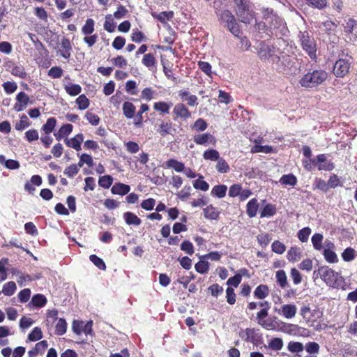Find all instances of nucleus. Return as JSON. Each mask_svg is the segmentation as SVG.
<instances>
[{
	"label": "nucleus",
	"instance_id": "nucleus-28",
	"mask_svg": "<svg viewBox=\"0 0 357 357\" xmlns=\"http://www.w3.org/2000/svg\"><path fill=\"white\" fill-rule=\"evenodd\" d=\"M172 106V103L171 102H166L163 101H160L155 102L153 105V109L162 114H168L169 112V109Z\"/></svg>",
	"mask_w": 357,
	"mask_h": 357
},
{
	"label": "nucleus",
	"instance_id": "nucleus-58",
	"mask_svg": "<svg viewBox=\"0 0 357 357\" xmlns=\"http://www.w3.org/2000/svg\"><path fill=\"white\" fill-rule=\"evenodd\" d=\"M216 169L220 173H227L229 170V167L225 160L220 158L216 165Z\"/></svg>",
	"mask_w": 357,
	"mask_h": 357
},
{
	"label": "nucleus",
	"instance_id": "nucleus-62",
	"mask_svg": "<svg viewBox=\"0 0 357 357\" xmlns=\"http://www.w3.org/2000/svg\"><path fill=\"white\" fill-rule=\"evenodd\" d=\"M31 291L30 289H24L23 290L20 291L18 294V298L21 303H26L27 302L30 297H31Z\"/></svg>",
	"mask_w": 357,
	"mask_h": 357
},
{
	"label": "nucleus",
	"instance_id": "nucleus-64",
	"mask_svg": "<svg viewBox=\"0 0 357 357\" xmlns=\"http://www.w3.org/2000/svg\"><path fill=\"white\" fill-rule=\"evenodd\" d=\"M181 250L190 255H192L194 253L193 245L189 241H185L181 243Z\"/></svg>",
	"mask_w": 357,
	"mask_h": 357
},
{
	"label": "nucleus",
	"instance_id": "nucleus-55",
	"mask_svg": "<svg viewBox=\"0 0 357 357\" xmlns=\"http://www.w3.org/2000/svg\"><path fill=\"white\" fill-rule=\"evenodd\" d=\"M43 337V333L39 327H35L29 334L28 338L31 341H37Z\"/></svg>",
	"mask_w": 357,
	"mask_h": 357
},
{
	"label": "nucleus",
	"instance_id": "nucleus-4",
	"mask_svg": "<svg viewBox=\"0 0 357 357\" xmlns=\"http://www.w3.org/2000/svg\"><path fill=\"white\" fill-rule=\"evenodd\" d=\"M328 77V73L324 70H314L303 75L299 81L301 86L314 88L321 84Z\"/></svg>",
	"mask_w": 357,
	"mask_h": 357
},
{
	"label": "nucleus",
	"instance_id": "nucleus-48",
	"mask_svg": "<svg viewBox=\"0 0 357 357\" xmlns=\"http://www.w3.org/2000/svg\"><path fill=\"white\" fill-rule=\"evenodd\" d=\"M116 24L112 17L111 15H108L105 17L104 23V29L109 33H112L115 30Z\"/></svg>",
	"mask_w": 357,
	"mask_h": 357
},
{
	"label": "nucleus",
	"instance_id": "nucleus-17",
	"mask_svg": "<svg viewBox=\"0 0 357 357\" xmlns=\"http://www.w3.org/2000/svg\"><path fill=\"white\" fill-rule=\"evenodd\" d=\"M204 218L210 220H217L220 216V211L213 205H209L203 209Z\"/></svg>",
	"mask_w": 357,
	"mask_h": 357
},
{
	"label": "nucleus",
	"instance_id": "nucleus-43",
	"mask_svg": "<svg viewBox=\"0 0 357 357\" xmlns=\"http://www.w3.org/2000/svg\"><path fill=\"white\" fill-rule=\"evenodd\" d=\"M203 157L205 160L216 161L220 159V153L215 149H209L204 151Z\"/></svg>",
	"mask_w": 357,
	"mask_h": 357
},
{
	"label": "nucleus",
	"instance_id": "nucleus-5",
	"mask_svg": "<svg viewBox=\"0 0 357 357\" xmlns=\"http://www.w3.org/2000/svg\"><path fill=\"white\" fill-rule=\"evenodd\" d=\"M298 38L303 50L312 60H316L317 45L313 36L307 31H300Z\"/></svg>",
	"mask_w": 357,
	"mask_h": 357
},
{
	"label": "nucleus",
	"instance_id": "nucleus-49",
	"mask_svg": "<svg viewBox=\"0 0 357 357\" xmlns=\"http://www.w3.org/2000/svg\"><path fill=\"white\" fill-rule=\"evenodd\" d=\"M76 103L78 105V108L79 109L84 110L86 109L89 105V100L87 98V97L82 94L80 95L77 99H76Z\"/></svg>",
	"mask_w": 357,
	"mask_h": 357
},
{
	"label": "nucleus",
	"instance_id": "nucleus-30",
	"mask_svg": "<svg viewBox=\"0 0 357 357\" xmlns=\"http://www.w3.org/2000/svg\"><path fill=\"white\" fill-rule=\"evenodd\" d=\"M269 294L268 287L265 284L259 285L254 291V296L256 298L264 299Z\"/></svg>",
	"mask_w": 357,
	"mask_h": 357
},
{
	"label": "nucleus",
	"instance_id": "nucleus-8",
	"mask_svg": "<svg viewBox=\"0 0 357 357\" xmlns=\"http://www.w3.org/2000/svg\"><path fill=\"white\" fill-rule=\"evenodd\" d=\"M236 5V13L240 20L245 24H250L252 20V15L248 10L246 0H234Z\"/></svg>",
	"mask_w": 357,
	"mask_h": 357
},
{
	"label": "nucleus",
	"instance_id": "nucleus-38",
	"mask_svg": "<svg viewBox=\"0 0 357 357\" xmlns=\"http://www.w3.org/2000/svg\"><path fill=\"white\" fill-rule=\"evenodd\" d=\"M94 24L93 19H87L82 28V33L85 36L91 35L94 31Z\"/></svg>",
	"mask_w": 357,
	"mask_h": 357
},
{
	"label": "nucleus",
	"instance_id": "nucleus-31",
	"mask_svg": "<svg viewBox=\"0 0 357 357\" xmlns=\"http://www.w3.org/2000/svg\"><path fill=\"white\" fill-rule=\"evenodd\" d=\"M276 213V207L271 204H267L264 206L260 213V218H270L273 216Z\"/></svg>",
	"mask_w": 357,
	"mask_h": 357
},
{
	"label": "nucleus",
	"instance_id": "nucleus-36",
	"mask_svg": "<svg viewBox=\"0 0 357 357\" xmlns=\"http://www.w3.org/2000/svg\"><path fill=\"white\" fill-rule=\"evenodd\" d=\"M323 240H324V236L321 234L316 233L312 236L311 241H312L313 247L315 250H319V251L322 250Z\"/></svg>",
	"mask_w": 357,
	"mask_h": 357
},
{
	"label": "nucleus",
	"instance_id": "nucleus-16",
	"mask_svg": "<svg viewBox=\"0 0 357 357\" xmlns=\"http://www.w3.org/2000/svg\"><path fill=\"white\" fill-rule=\"evenodd\" d=\"M6 66L10 68V73L13 75L21 79H24L26 77V73L23 66H16L10 61H8Z\"/></svg>",
	"mask_w": 357,
	"mask_h": 357
},
{
	"label": "nucleus",
	"instance_id": "nucleus-26",
	"mask_svg": "<svg viewBox=\"0 0 357 357\" xmlns=\"http://www.w3.org/2000/svg\"><path fill=\"white\" fill-rule=\"evenodd\" d=\"M287 259L289 261L295 262L301 258V248L297 247H291L287 252Z\"/></svg>",
	"mask_w": 357,
	"mask_h": 357
},
{
	"label": "nucleus",
	"instance_id": "nucleus-56",
	"mask_svg": "<svg viewBox=\"0 0 357 357\" xmlns=\"http://www.w3.org/2000/svg\"><path fill=\"white\" fill-rule=\"evenodd\" d=\"M268 347L271 349L279 351L283 347V341L281 338L275 337L269 342Z\"/></svg>",
	"mask_w": 357,
	"mask_h": 357
},
{
	"label": "nucleus",
	"instance_id": "nucleus-20",
	"mask_svg": "<svg viewBox=\"0 0 357 357\" xmlns=\"http://www.w3.org/2000/svg\"><path fill=\"white\" fill-rule=\"evenodd\" d=\"M123 218L128 225L139 226L142 223L141 219L132 212L124 213Z\"/></svg>",
	"mask_w": 357,
	"mask_h": 357
},
{
	"label": "nucleus",
	"instance_id": "nucleus-42",
	"mask_svg": "<svg viewBox=\"0 0 357 357\" xmlns=\"http://www.w3.org/2000/svg\"><path fill=\"white\" fill-rule=\"evenodd\" d=\"M142 63L149 68L155 66L156 59L152 54H146L142 59Z\"/></svg>",
	"mask_w": 357,
	"mask_h": 357
},
{
	"label": "nucleus",
	"instance_id": "nucleus-3",
	"mask_svg": "<svg viewBox=\"0 0 357 357\" xmlns=\"http://www.w3.org/2000/svg\"><path fill=\"white\" fill-rule=\"evenodd\" d=\"M288 47H282L281 52L278 56L274 57V64L277 66V68L280 70H289L294 73L298 70L296 65L297 59L294 56H289L286 52Z\"/></svg>",
	"mask_w": 357,
	"mask_h": 357
},
{
	"label": "nucleus",
	"instance_id": "nucleus-22",
	"mask_svg": "<svg viewBox=\"0 0 357 357\" xmlns=\"http://www.w3.org/2000/svg\"><path fill=\"white\" fill-rule=\"evenodd\" d=\"M123 113L127 119H132L135 116L136 107L130 102L126 101L123 104Z\"/></svg>",
	"mask_w": 357,
	"mask_h": 357
},
{
	"label": "nucleus",
	"instance_id": "nucleus-25",
	"mask_svg": "<svg viewBox=\"0 0 357 357\" xmlns=\"http://www.w3.org/2000/svg\"><path fill=\"white\" fill-rule=\"evenodd\" d=\"M73 126L71 124L63 125L56 133L54 136L57 140H61L65 136L69 135L73 131Z\"/></svg>",
	"mask_w": 357,
	"mask_h": 357
},
{
	"label": "nucleus",
	"instance_id": "nucleus-15",
	"mask_svg": "<svg viewBox=\"0 0 357 357\" xmlns=\"http://www.w3.org/2000/svg\"><path fill=\"white\" fill-rule=\"evenodd\" d=\"M84 140V136L82 133L76 135L74 137L68 139L66 138L64 140L65 144L76 151L81 150V144Z\"/></svg>",
	"mask_w": 357,
	"mask_h": 357
},
{
	"label": "nucleus",
	"instance_id": "nucleus-51",
	"mask_svg": "<svg viewBox=\"0 0 357 357\" xmlns=\"http://www.w3.org/2000/svg\"><path fill=\"white\" fill-rule=\"evenodd\" d=\"M323 255L325 259L329 263H335L337 261V255L332 250L324 249Z\"/></svg>",
	"mask_w": 357,
	"mask_h": 357
},
{
	"label": "nucleus",
	"instance_id": "nucleus-41",
	"mask_svg": "<svg viewBox=\"0 0 357 357\" xmlns=\"http://www.w3.org/2000/svg\"><path fill=\"white\" fill-rule=\"evenodd\" d=\"M168 167L173 168L177 172H181L184 170V164L174 159L168 160L166 162Z\"/></svg>",
	"mask_w": 357,
	"mask_h": 357
},
{
	"label": "nucleus",
	"instance_id": "nucleus-18",
	"mask_svg": "<svg viewBox=\"0 0 357 357\" xmlns=\"http://www.w3.org/2000/svg\"><path fill=\"white\" fill-rule=\"evenodd\" d=\"M178 96L183 101H187L189 106H196L198 105L197 97L195 95H190L186 90H181Z\"/></svg>",
	"mask_w": 357,
	"mask_h": 357
},
{
	"label": "nucleus",
	"instance_id": "nucleus-47",
	"mask_svg": "<svg viewBox=\"0 0 357 357\" xmlns=\"http://www.w3.org/2000/svg\"><path fill=\"white\" fill-rule=\"evenodd\" d=\"M287 349L292 353H299L303 350L304 347L303 344L299 342L291 341L288 343Z\"/></svg>",
	"mask_w": 357,
	"mask_h": 357
},
{
	"label": "nucleus",
	"instance_id": "nucleus-10",
	"mask_svg": "<svg viewBox=\"0 0 357 357\" xmlns=\"http://www.w3.org/2000/svg\"><path fill=\"white\" fill-rule=\"evenodd\" d=\"M346 36L349 42H357V21L353 19H349L344 26Z\"/></svg>",
	"mask_w": 357,
	"mask_h": 357
},
{
	"label": "nucleus",
	"instance_id": "nucleus-23",
	"mask_svg": "<svg viewBox=\"0 0 357 357\" xmlns=\"http://www.w3.org/2000/svg\"><path fill=\"white\" fill-rule=\"evenodd\" d=\"M64 89L66 92L71 96H75L82 91V87L79 84H72L70 82L64 84Z\"/></svg>",
	"mask_w": 357,
	"mask_h": 357
},
{
	"label": "nucleus",
	"instance_id": "nucleus-14",
	"mask_svg": "<svg viewBox=\"0 0 357 357\" xmlns=\"http://www.w3.org/2000/svg\"><path fill=\"white\" fill-rule=\"evenodd\" d=\"M173 113L176 117L183 119L184 120L189 119L191 116V113L187 107L183 103L176 104L173 109Z\"/></svg>",
	"mask_w": 357,
	"mask_h": 357
},
{
	"label": "nucleus",
	"instance_id": "nucleus-9",
	"mask_svg": "<svg viewBox=\"0 0 357 357\" xmlns=\"http://www.w3.org/2000/svg\"><path fill=\"white\" fill-rule=\"evenodd\" d=\"M351 62L344 59H339L333 66V74L337 77H344L349 71Z\"/></svg>",
	"mask_w": 357,
	"mask_h": 357
},
{
	"label": "nucleus",
	"instance_id": "nucleus-52",
	"mask_svg": "<svg viewBox=\"0 0 357 357\" xmlns=\"http://www.w3.org/2000/svg\"><path fill=\"white\" fill-rule=\"evenodd\" d=\"M67 324L64 319L60 318L56 326V333L59 335H62L66 332Z\"/></svg>",
	"mask_w": 357,
	"mask_h": 357
},
{
	"label": "nucleus",
	"instance_id": "nucleus-7",
	"mask_svg": "<svg viewBox=\"0 0 357 357\" xmlns=\"http://www.w3.org/2000/svg\"><path fill=\"white\" fill-rule=\"evenodd\" d=\"M220 20L234 36L238 37L241 34L239 25L230 10H223L220 14Z\"/></svg>",
	"mask_w": 357,
	"mask_h": 357
},
{
	"label": "nucleus",
	"instance_id": "nucleus-61",
	"mask_svg": "<svg viewBox=\"0 0 357 357\" xmlns=\"http://www.w3.org/2000/svg\"><path fill=\"white\" fill-rule=\"evenodd\" d=\"M29 96L24 91L20 92L16 96V100L25 107L29 104Z\"/></svg>",
	"mask_w": 357,
	"mask_h": 357
},
{
	"label": "nucleus",
	"instance_id": "nucleus-13",
	"mask_svg": "<svg viewBox=\"0 0 357 357\" xmlns=\"http://www.w3.org/2000/svg\"><path fill=\"white\" fill-rule=\"evenodd\" d=\"M278 312L286 319H292L297 312V307L294 304H285L278 310Z\"/></svg>",
	"mask_w": 357,
	"mask_h": 357
},
{
	"label": "nucleus",
	"instance_id": "nucleus-45",
	"mask_svg": "<svg viewBox=\"0 0 357 357\" xmlns=\"http://www.w3.org/2000/svg\"><path fill=\"white\" fill-rule=\"evenodd\" d=\"M31 125L29 119L25 114H22L20 117V121L15 124V129L17 130H22Z\"/></svg>",
	"mask_w": 357,
	"mask_h": 357
},
{
	"label": "nucleus",
	"instance_id": "nucleus-2",
	"mask_svg": "<svg viewBox=\"0 0 357 357\" xmlns=\"http://www.w3.org/2000/svg\"><path fill=\"white\" fill-rule=\"evenodd\" d=\"M288 45L287 41L282 38H278L272 45L261 42L258 46L257 54L261 60L268 61L271 59L274 63V57L278 56L282 47H288Z\"/></svg>",
	"mask_w": 357,
	"mask_h": 357
},
{
	"label": "nucleus",
	"instance_id": "nucleus-1",
	"mask_svg": "<svg viewBox=\"0 0 357 357\" xmlns=\"http://www.w3.org/2000/svg\"><path fill=\"white\" fill-rule=\"evenodd\" d=\"M262 15L273 35H275L278 38H282V36L287 35L289 31L285 23L274 12L273 9L269 8H263Z\"/></svg>",
	"mask_w": 357,
	"mask_h": 357
},
{
	"label": "nucleus",
	"instance_id": "nucleus-53",
	"mask_svg": "<svg viewBox=\"0 0 357 357\" xmlns=\"http://www.w3.org/2000/svg\"><path fill=\"white\" fill-rule=\"evenodd\" d=\"M89 259H90L91 261L99 269H100V270L106 269V265L101 258L98 257L96 255H91L89 257Z\"/></svg>",
	"mask_w": 357,
	"mask_h": 357
},
{
	"label": "nucleus",
	"instance_id": "nucleus-19",
	"mask_svg": "<svg viewBox=\"0 0 357 357\" xmlns=\"http://www.w3.org/2000/svg\"><path fill=\"white\" fill-rule=\"evenodd\" d=\"M130 190V185L121 183H115L111 188V192L112 194L121 196L127 195Z\"/></svg>",
	"mask_w": 357,
	"mask_h": 357
},
{
	"label": "nucleus",
	"instance_id": "nucleus-27",
	"mask_svg": "<svg viewBox=\"0 0 357 357\" xmlns=\"http://www.w3.org/2000/svg\"><path fill=\"white\" fill-rule=\"evenodd\" d=\"M172 130H174V129L172 128V123L171 121H162L157 130L162 137L172 134Z\"/></svg>",
	"mask_w": 357,
	"mask_h": 357
},
{
	"label": "nucleus",
	"instance_id": "nucleus-35",
	"mask_svg": "<svg viewBox=\"0 0 357 357\" xmlns=\"http://www.w3.org/2000/svg\"><path fill=\"white\" fill-rule=\"evenodd\" d=\"M227 190V187L225 185H217L213 188L211 194L218 198H222L226 195Z\"/></svg>",
	"mask_w": 357,
	"mask_h": 357
},
{
	"label": "nucleus",
	"instance_id": "nucleus-6",
	"mask_svg": "<svg viewBox=\"0 0 357 357\" xmlns=\"http://www.w3.org/2000/svg\"><path fill=\"white\" fill-rule=\"evenodd\" d=\"M318 273L326 284L331 287L338 288L344 283L343 277L328 266L320 267Z\"/></svg>",
	"mask_w": 357,
	"mask_h": 357
},
{
	"label": "nucleus",
	"instance_id": "nucleus-40",
	"mask_svg": "<svg viewBox=\"0 0 357 357\" xmlns=\"http://www.w3.org/2000/svg\"><path fill=\"white\" fill-rule=\"evenodd\" d=\"M17 289L14 282L10 281L3 284L1 292L6 296H12L15 294Z\"/></svg>",
	"mask_w": 357,
	"mask_h": 357
},
{
	"label": "nucleus",
	"instance_id": "nucleus-46",
	"mask_svg": "<svg viewBox=\"0 0 357 357\" xmlns=\"http://www.w3.org/2000/svg\"><path fill=\"white\" fill-rule=\"evenodd\" d=\"M203 176H200L199 178L195 180L193 183V186L195 189H198L202 191H207L209 188V185L207 182L204 181Z\"/></svg>",
	"mask_w": 357,
	"mask_h": 357
},
{
	"label": "nucleus",
	"instance_id": "nucleus-11",
	"mask_svg": "<svg viewBox=\"0 0 357 357\" xmlns=\"http://www.w3.org/2000/svg\"><path fill=\"white\" fill-rule=\"evenodd\" d=\"M240 336L246 342H252L257 346L261 340V335L256 333L254 328H246L240 333Z\"/></svg>",
	"mask_w": 357,
	"mask_h": 357
},
{
	"label": "nucleus",
	"instance_id": "nucleus-32",
	"mask_svg": "<svg viewBox=\"0 0 357 357\" xmlns=\"http://www.w3.org/2000/svg\"><path fill=\"white\" fill-rule=\"evenodd\" d=\"M276 281L281 288L284 289L289 286L286 273L284 270H279L275 275Z\"/></svg>",
	"mask_w": 357,
	"mask_h": 357
},
{
	"label": "nucleus",
	"instance_id": "nucleus-21",
	"mask_svg": "<svg viewBox=\"0 0 357 357\" xmlns=\"http://www.w3.org/2000/svg\"><path fill=\"white\" fill-rule=\"evenodd\" d=\"M46 303V297L43 294H37L32 297L31 302L29 303V305H32L33 307H43L45 305Z\"/></svg>",
	"mask_w": 357,
	"mask_h": 357
},
{
	"label": "nucleus",
	"instance_id": "nucleus-33",
	"mask_svg": "<svg viewBox=\"0 0 357 357\" xmlns=\"http://www.w3.org/2000/svg\"><path fill=\"white\" fill-rule=\"evenodd\" d=\"M306 3L314 8L323 10L328 6V0H304Z\"/></svg>",
	"mask_w": 357,
	"mask_h": 357
},
{
	"label": "nucleus",
	"instance_id": "nucleus-54",
	"mask_svg": "<svg viewBox=\"0 0 357 357\" xmlns=\"http://www.w3.org/2000/svg\"><path fill=\"white\" fill-rule=\"evenodd\" d=\"M314 188H317L323 192H327L329 190L328 184L324 180L317 178L313 183Z\"/></svg>",
	"mask_w": 357,
	"mask_h": 357
},
{
	"label": "nucleus",
	"instance_id": "nucleus-44",
	"mask_svg": "<svg viewBox=\"0 0 357 357\" xmlns=\"http://www.w3.org/2000/svg\"><path fill=\"white\" fill-rule=\"evenodd\" d=\"M113 178L110 175L100 176L98 180V184L103 188L108 189L112 184Z\"/></svg>",
	"mask_w": 357,
	"mask_h": 357
},
{
	"label": "nucleus",
	"instance_id": "nucleus-57",
	"mask_svg": "<svg viewBox=\"0 0 357 357\" xmlns=\"http://www.w3.org/2000/svg\"><path fill=\"white\" fill-rule=\"evenodd\" d=\"M311 234L310 227H304L298 232V237L301 242H307Z\"/></svg>",
	"mask_w": 357,
	"mask_h": 357
},
{
	"label": "nucleus",
	"instance_id": "nucleus-37",
	"mask_svg": "<svg viewBox=\"0 0 357 357\" xmlns=\"http://www.w3.org/2000/svg\"><path fill=\"white\" fill-rule=\"evenodd\" d=\"M56 123V120L54 117L49 118L46 123L43 126L42 130L46 135L50 134L54 129Z\"/></svg>",
	"mask_w": 357,
	"mask_h": 357
},
{
	"label": "nucleus",
	"instance_id": "nucleus-63",
	"mask_svg": "<svg viewBox=\"0 0 357 357\" xmlns=\"http://www.w3.org/2000/svg\"><path fill=\"white\" fill-rule=\"evenodd\" d=\"M305 350L310 354H317L319 351V345L315 342H310L306 344Z\"/></svg>",
	"mask_w": 357,
	"mask_h": 357
},
{
	"label": "nucleus",
	"instance_id": "nucleus-12",
	"mask_svg": "<svg viewBox=\"0 0 357 357\" xmlns=\"http://www.w3.org/2000/svg\"><path fill=\"white\" fill-rule=\"evenodd\" d=\"M193 141L197 144L204 146H206L209 144H215L216 142L215 138L210 133L195 135L193 137Z\"/></svg>",
	"mask_w": 357,
	"mask_h": 357
},
{
	"label": "nucleus",
	"instance_id": "nucleus-29",
	"mask_svg": "<svg viewBox=\"0 0 357 357\" xmlns=\"http://www.w3.org/2000/svg\"><path fill=\"white\" fill-rule=\"evenodd\" d=\"M61 45L63 49V51L61 52V56L65 59H69L71 55L70 50L72 49L70 40L68 38H63L61 40Z\"/></svg>",
	"mask_w": 357,
	"mask_h": 357
},
{
	"label": "nucleus",
	"instance_id": "nucleus-50",
	"mask_svg": "<svg viewBox=\"0 0 357 357\" xmlns=\"http://www.w3.org/2000/svg\"><path fill=\"white\" fill-rule=\"evenodd\" d=\"M197 272L201 274L206 273L209 268L208 262L206 261H199L195 266Z\"/></svg>",
	"mask_w": 357,
	"mask_h": 357
},
{
	"label": "nucleus",
	"instance_id": "nucleus-34",
	"mask_svg": "<svg viewBox=\"0 0 357 357\" xmlns=\"http://www.w3.org/2000/svg\"><path fill=\"white\" fill-rule=\"evenodd\" d=\"M280 182L282 185H290V186L294 187L297 183V178L294 174H289L283 175L280 178Z\"/></svg>",
	"mask_w": 357,
	"mask_h": 357
},
{
	"label": "nucleus",
	"instance_id": "nucleus-24",
	"mask_svg": "<svg viewBox=\"0 0 357 357\" xmlns=\"http://www.w3.org/2000/svg\"><path fill=\"white\" fill-rule=\"evenodd\" d=\"M247 214L250 218L255 217L259 208L257 200L255 198L250 199L246 206Z\"/></svg>",
	"mask_w": 357,
	"mask_h": 357
},
{
	"label": "nucleus",
	"instance_id": "nucleus-60",
	"mask_svg": "<svg viewBox=\"0 0 357 357\" xmlns=\"http://www.w3.org/2000/svg\"><path fill=\"white\" fill-rule=\"evenodd\" d=\"M78 172L79 167L75 164L67 167L63 172L64 174L70 178L74 177Z\"/></svg>",
	"mask_w": 357,
	"mask_h": 357
},
{
	"label": "nucleus",
	"instance_id": "nucleus-39",
	"mask_svg": "<svg viewBox=\"0 0 357 357\" xmlns=\"http://www.w3.org/2000/svg\"><path fill=\"white\" fill-rule=\"evenodd\" d=\"M149 109V107L146 104H142L140 107L139 110L136 114L135 124L137 127H141L143 121V113L147 112Z\"/></svg>",
	"mask_w": 357,
	"mask_h": 357
},
{
	"label": "nucleus",
	"instance_id": "nucleus-59",
	"mask_svg": "<svg viewBox=\"0 0 357 357\" xmlns=\"http://www.w3.org/2000/svg\"><path fill=\"white\" fill-rule=\"evenodd\" d=\"M272 251L277 254H282L286 250L285 245L279 241H275L271 245Z\"/></svg>",
	"mask_w": 357,
	"mask_h": 357
}]
</instances>
